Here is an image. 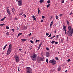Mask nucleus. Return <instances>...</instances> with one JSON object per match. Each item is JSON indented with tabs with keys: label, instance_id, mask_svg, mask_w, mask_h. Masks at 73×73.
Here are the masks:
<instances>
[{
	"label": "nucleus",
	"instance_id": "f257e3e1",
	"mask_svg": "<svg viewBox=\"0 0 73 73\" xmlns=\"http://www.w3.org/2000/svg\"><path fill=\"white\" fill-rule=\"evenodd\" d=\"M9 48L8 50L7 51V55H9L11 53V52L12 50V45L11 44H10L9 46Z\"/></svg>",
	"mask_w": 73,
	"mask_h": 73
},
{
	"label": "nucleus",
	"instance_id": "f03ea898",
	"mask_svg": "<svg viewBox=\"0 0 73 73\" xmlns=\"http://www.w3.org/2000/svg\"><path fill=\"white\" fill-rule=\"evenodd\" d=\"M37 57V55L36 54H33L31 56V58L32 60L33 61H35V60H36V58Z\"/></svg>",
	"mask_w": 73,
	"mask_h": 73
},
{
	"label": "nucleus",
	"instance_id": "7ed1b4c3",
	"mask_svg": "<svg viewBox=\"0 0 73 73\" xmlns=\"http://www.w3.org/2000/svg\"><path fill=\"white\" fill-rule=\"evenodd\" d=\"M37 61L38 62L40 63L41 61H44V57L42 58L41 57H39L37 59Z\"/></svg>",
	"mask_w": 73,
	"mask_h": 73
},
{
	"label": "nucleus",
	"instance_id": "20e7f679",
	"mask_svg": "<svg viewBox=\"0 0 73 73\" xmlns=\"http://www.w3.org/2000/svg\"><path fill=\"white\" fill-rule=\"evenodd\" d=\"M14 57L15 59L16 62H19V60H20V58L18 56L16 55H15L14 56Z\"/></svg>",
	"mask_w": 73,
	"mask_h": 73
},
{
	"label": "nucleus",
	"instance_id": "39448f33",
	"mask_svg": "<svg viewBox=\"0 0 73 73\" xmlns=\"http://www.w3.org/2000/svg\"><path fill=\"white\" fill-rule=\"evenodd\" d=\"M27 72L26 73H32V69L30 67H27L26 68Z\"/></svg>",
	"mask_w": 73,
	"mask_h": 73
},
{
	"label": "nucleus",
	"instance_id": "423d86ee",
	"mask_svg": "<svg viewBox=\"0 0 73 73\" xmlns=\"http://www.w3.org/2000/svg\"><path fill=\"white\" fill-rule=\"evenodd\" d=\"M67 33L68 34V35L69 36H72V35H73V28H72V30L71 31L69 32L68 31Z\"/></svg>",
	"mask_w": 73,
	"mask_h": 73
},
{
	"label": "nucleus",
	"instance_id": "0eeeda50",
	"mask_svg": "<svg viewBox=\"0 0 73 73\" xmlns=\"http://www.w3.org/2000/svg\"><path fill=\"white\" fill-rule=\"evenodd\" d=\"M49 62L50 63H52V64L53 65H55L56 64V61L55 60L53 59L52 60H50L49 61Z\"/></svg>",
	"mask_w": 73,
	"mask_h": 73
},
{
	"label": "nucleus",
	"instance_id": "6e6552de",
	"mask_svg": "<svg viewBox=\"0 0 73 73\" xmlns=\"http://www.w3.org/2000/svg\"><path fill=\"white\" fill-rule=\"evenodd\" d=\"M18 5L19 6H21L22 5V2L21 1H18Z\"/></svg>",
	"mask_w": 73,
	"mask_h": 73
},
{
	"label": "nucleus",
	"instance_id": "1a4fd4ad",
	"mask_svg": "<svg viewBox=\"0 0 73 73\" xmlns=\"http://www.w3.org/2000/svg\"><path fill=\"white\" fill-rule=\"evenodd\" d=\"M49 56H50V53H49V52H47L46 53V57H49Z\"/></svg>",
	"mask_w": 73,
	"mask_h": 73
},
{
	"label": "nucleus",
	"instance_id": "9d476101",
	"mask_svg": "<svg viewBox=\"0 0 73 73\" xmlns=\"http://www.w3.org/2000/svg\"><path fill=\"white\" fill-rule=\"evenodd\" d=\"M7 11L8 14L9 15H11V12H10V11H9V9H8V8H7Z\"/></svg>",
	"mask_w": 73,
	"mask_h": 73
},
{
	"label": "nucleus",
	"instance_id": "9b49d317",
	"mask_svg": "<svg viewBox=\"0 0 73 73\" xmlns=\"http://www.w3.org/2000/svg\"><path fill=\"white\" fill-rule=\"evenodd\" d=\"M41 45H42V43H41L40 44H39V47L38 48V49H37L38 50L40 49V48L41 47Z\"/></svg>",
	"mask_w": 73,
	"mask_h": 73
},
{
	"label": "nucleus",
	"instance_id": "f8f14e48",
	"mask_svg": "<svg viewBox=\"0 0 73 73\" xmlns=\"http://www.w3.org/2000/svg\"><path fill=\"white\" fill-rule=\"evenodd\" d=\"M68 29L70 31V30H71V26H68Z\"/></svg>",
	"mask_w": 73,
	"mask_h": 73
},
{
	"label": "nucleus",
	"instance_id": "ddd939ff",
	"mask_svg": "<svg viewBox=\"0 0 73 73\" xmlns=\"http://www.w3.org/2000/svg\"><path fill=\"white\" fill-rule=\"evenodd\" d=\"M32 17L33 18V21H35V20H36V17H35V16L33 15L32 16Z\"/></svg>",
	"mask_w": 73,
	"mask_h": 73
},
{
	"label": "nucleus",
	"instance_id": "4468645a",
	"mask_svg": "<svg viewBox=\"0 0 73 73\" xmlns=\"http://www.w3.org/2000/svg\"><path fill=\"white\" fill-rule=\"evenodd\" d=\"M53 23V21H52L51 22V23L50 24V28H51V26H52Z\"/></svg>",
	"mask_w": 73,
	"mask_h": 73
},
{
	"label": "nucleus",
	"instance_id": "2eb2a0df",
	"mask_svg": "<svg viewBox=\"0 0 73 73\" xmlns=\"http://www.w3.org/2000/svg\"><path fill=\"white\" fill-rule=\"evenodd\" d=\"M21 40H22V41H23V42H24V41H27V39H21Z\"/></svg>",
	"mask_w": 73,
	"mask_h": 73
},
{
	"label": "nucleus",
	"instance_id": "dca6fc26",
	"mask_svg": "<svg viewBox=\"0 0 73 73\" xmlns=\"http://www.w3.org/2000/svg\"><path fill=\"white\" fill-rule=\"evenodd\" d=\"M61 67H58L57 70L58 71H60V70H61Z\"/></svg>",
	"mask_w": 73,
	"mask_h": 73
},
{
	"label": "nucleus",
	"instance_id": "f3484780",
	"mask_svg": "<svg viewBox=\"0 0 73 73\" xmlns=\"http://www.w3.org/2000/svg\"><path fill=\"white\" fill-rule=\"evenodd\" d=\"M63 31H66V26H63Z\"/></svg>",
	"mask_w": 73,
	"mask_h": 73
},
{
	"label": "nucleus",
	"instance_id": "a211bd4d",
	"mask_svg": "<svg viewBox=\"0 0 73 73\" xmlns=\"http://www.w3.org/2000/svg\"><path fill=\"white\" fill-rule=\"evenodd\" d=\"M38 14L39 15H40V14H41V13H40V12H41V11H40V9H39V8H38Z\"/></svg>",
	"mask_w": 73,
	"mask_h": 73
},
{
	"label": "nucleus",
	"instance_id": "6ab92c4d",
	"mask_svg": "<svg viewBox=\"0 0 73 73\" xmlns=\"http://www.w3.org/2000/svg\"><path fill=\"white\" fill-rule=\"evenodd\" d=\"M6 18V17H5L1 19V21H4V20H5V19Z\"/></svg>",
	"mask_w": 73,
	"mask_h": 73
},
{
	"label": "nucleus",
	"instance_id": "aec40b11",
	"mask_svg": "<svg viewBox=\"0 0 73 73\" xmlns=\"http://www.w3.org/2000/svg\"><path fill=\"white\" fill-rule=\"evenodd\" d=\"M11 9V11L13 13H14V11H15V8H12Z\"/></svg>",
	"mask_w": 73,
	"mask_h": 73
},
{
	"label": "nucleus",
	"instance_id": "412c9836",
	"mask_svg": "<svg viewBox=\"0 0 73 73\" xmlns=\"http://www.w3.org/2000/svg\"><path fill=\"white\" fill-rule=\"evenodd\" d=\"M66 22L68 26H69V23H69V22L68 21H66Z\"/></svg>",
	"mask_w": 73,
	"mask_h": 73
},
{
	"label": "nucleus",
	"instance_id": "4be33fe9",
	"mask_svg": "<svg viewBox=\"0 0 73 73\" xmlns=\"http://www.w3.org/2000/svg\"><path fill=\"white\" fill-rule=\"evenodd\" d=\"M64 39L63 38H61V42H63V41H64Z\"/></svg>",
	"mask_w": 73,
	"mask_h": 73
},
{
	"label": "nucleus",
	"instance_id": "5701e85b",
	"mask_svg": "<svg viewBox=\"0 0 73 73\" xmlns=\"http://www.w3.org/2000/svg\"><path fill=\"white\" fill-rule=\"evenodd\" d=\"M44 0H40L39 1V2L40 3H42V2H44Z\"/></svg>",
	"mask_w": 73,
	"mask_h": 73
},
{
	"label": "nucleus",
	"instance_id": "b1692460",
	"mask_svg": "<svg viewBox=\"0 0 73 73\" xmlns=\"http://www.w3.org/2000/svg\"><path fill=\"white\" fill-rule=\"evenodd\" d=\"M54 42H55V41L54 40L52 41L51 42V44H53Z\"/></svg>",
	"mask_w": 73,
	"mask_h": 73
},
{
	"label": "nucleus",
	"instance_id": "393cba45",
	"mask_svg": "<svg viewBox=\"0 0 73 73\" xmlns=\"http://www.w3.org/2000/svg\"><path fill=\"white\" fill-rule=\"evenodd\" d=\"M50 5V4H49L48 5H46L47 8H49V7Z\"/></svg>",
	"mask_w": 73,
	"mask_h": 73
},
{
	"label": "nucleus",
	"instance_id": "a878e982",
	"mask_svg": "<svg viewBox=\"0 0 73 73\" xmlns=\"http://www.w3.org/2000/svg\"><path fill=\"white\" fill-rule=\"evenodd\" d=\"M47 3L48 4H50V0H48L47 1Z\"/></svg>",
	"mask_w": 73,
	"mask_h": 73
},
{
	"label": "nucleus",
	"instance_id": "bb28decb",
	"mask_svg": "<svg viewBox=\"0 0 73 73\" xmlns=\"http://www.w3.org/2000/svg\"><path fill=\"white\" fill-rule=\"evenodd\" d=\"M23 35V34L21 33H20L18 35V36H20V35Z\"/></svg>",
	"mask_w": 73,
	"mask_h": 73
},
{
	"label": "nucleus",
	"instance_id": "cd10ccee",
	"mask_svg": "<svg viewBox=\"0 0 73 73\" xmlns=\"http://www.w3.org/2000/svg\"><path fill=\"white\" fill-rule=\"evenodd\" d=\"M4 25H5V24L4 23H3L2 24H1L0 25V26H3Z\"/></svg>",
	"mask_w": 73,
	"mask_h": 73
},
{
	"label": "nucleus",
	"instance_id": "c85d7f7f",
	"mask_svg": "<svg viewBox=\"0 0 73 73\" xmlns=\"http://www.w3.org/2000/svg\"><path fill=\"white\" fill-rule=\"evenodd\" d=\"M46 62H47V64H48V58L46 59Z\"/></svg>",
	"mask_w": 73,
	"mask_h": 73
},
{
	"label": "nucleus",
	"instance_id": "c756f323",
	"mask_svg": "<svg viewBox=\"0 0 73 73\" xmlns=\"http://www.w3.org/2000/svg\"><path fill=\"white\" fill-rule=\"evenodd\" d=\"M6 27L7 29H9V27L8 26H6Z\"/></svg>",
	"mask_w": 73,
	"mask_h": 73
},
{
	"label": "nucleus",
	"instance_id": "7c9ffc66",
	"mask_svg": "<svg viewBox=\"0 0 73 73\" xmlns=\"http://www.w3.org/2000/svg\"><path fill=\"white\" fill-rule=\"evenodd\" d=\"M23 12H21V13H20L19 14V15H20V16H21V15H23Z\"/></svg>",
	"mask_w": 73,
	"mask_h": 73
},
{
	"label": "nucleus",
	"instance_id": "2f4dec72",
	"mask_svg": "<svg viewBox=\"0 0 73 73\" xmlns=\"http://www.w3.org/2000/svg\"><path fill=\"white\" fill-rule=\"evenodd\" d=\"M51 36H52V34L50 33V35L48 36V37H51Z\"/></svg>",
	"mask_w": 73,
	"mask_h": 73
},
{
	"label": "nucleus",
	"instance_id": "473e14b6",
	"mask_svg": "<svg viewBox=\"0 0 73 73\" xmlns=\"http://www.w3.org/2000/svg\"><path fill=\"white\" fill-rule=\"evenodd\" d=\"M63 15V14H61L59 16H60V17H62V16Z\"/></svg>",
	"mask_w": 73,
	"mask_h": 73
},
{
	"label": "nucleus",
	"instance_id": "72a5a7b5",
	"mask_svg": "<svg viewBox=\"0 0 73 73\" xmlns=\"http://www.w3.org/2000/svg\"><path fill=\"white\" fill-rule=\"evenodd\" d=\"M36 42H39L40 40H36Z\"/></svg>",
	"mask_w": 73,
	"mask_h": 73
},
{
	"label": "nucleus",
	"instance_id": "f704fd0d",
	"mask_svg": "<svg viewBox=\"0 0 73 73\" xmlns=\"http://www.w3.org/2000/svg\"><path fill=\"white\" fill-rule=\"evenodd\" d=\"M46 35L47 36H48L49 35V34L48 33H46Z\"/></svg>",
	"mask_w": 73,
	"mask_h": 73
},
{
	"label": "nucleus",
	"instance_id": "c9c22d12",
	"mask_svg": "<svg viewBox=\"0 0 73 73\" xmlns=\"http://www.w3.org/2000/svg\"><path fill=\"white\" fill-rule=\"evenodd\" d=\"M30 42L31 43H32V44H33V43L34 42H33V41H32V40H30Z\"/></svg>",
	"mask_w": 73,
	"mask_h": 73
},
{
	"label": "nucleus",
	"instance_id": "e433bc0d",
	"mask_svg": "<svg viewBox=\"0 0 73 73\" xmlns=\"http://www.w3.org/2000/svg\"><path fill=\"white\" fill-rule=\"evenodd\" d=\"M56 19L58 20V16L57 15H56Z\"/></svg>",
	"mask_w": 73,
	"mask_h": 73
},
{
	"label": "nucleus",
	"instance_id": "4c0bfd02",
	"mask_svg": "<svg viewBox=\"0 0 73 73\" xmlns=\"http://www.w3.org/2000/svg\"><path fill=\"white\" fill-rule=\"evenodd\" d=\"M31 35H32V33H30V34H29V36H30Z\"/></svg>",
	"mask_w": 73,
	"mask_h": 73
},
{
	"label": "nucleus",
	"instance_id": "58836bf2",
	"mask_svg": "<svg viewBox=\"0 0 73 73\" xmlns=\"http://www.w3.org/2000/svg\"><path fill=\"white\" fill-rule=\"evenodd\" d=\"M61 3H64V0H62V1H61Z\"/></svg>",
	"mask_w": 73,
	"mask_h": 73
},
{
	"label": "nucleus",
	"instance_id": "ea45409f",
	"mask_svg": "<svg viewBox=\"0 0 73 73\" xmlns=\"http://www.w3.org/2000/svg\"><path fill=\"white\" fill-rule=\"evenodd\" d=\"M7 35H9V32H7L6 33Z\"/></svg>",
	"mask_w": 73,
	"mask_h": 73
},
{
	"label": "nucleus",
	"instance_id": "a19ab883",
	"mask_svg": "<svg viewBox=\"0 0 73 73\" xmlns=\"http://www.w3.org/2000/svg\"><path fill=\"white\" fill-rule=\"evenodd\" d=\"M55 59H56V60H58V57H56V58H55Z\"/></svg>",
	"mask_w": 73,
	"mask_h": 73
},
{
	"label": "nucleus",
	"instance_id": "79ce46f5",
	"mask_svg": "<svg viewBox=\"0 0 73 73\" xmlns=\"http://www.w3.org/2000/svg\"><path fill=\"white\" fill-rule=\"evenodd\" d=\"M42 19H44L45 18V17L43 15L42 16Z\"/></svg>",
	"mask_w": 73,
	"mask_h": 73
},
{
	"label": "nucleus",
	"instance_id": "37998d69",
	"mask_svg": "<svg viewBox=\"0 0 73 73\" xmlns=\"http://www.w3.org/2000/svg\"><path fill=\"white\" fill-rule=\"evenodd\" d=\"M70 61H71V60H70V59H68V60H67V61H68V62H69Z\"/></svg>",
	"mask_w": 73,
	"mask_h": 73
},
{
	"label": "nucleus",
	"instance_id": "c03bdc74",
	"mask_svg": "<svg viewBox=\"0 0 73 73\" xmlns=\"http://www.w3.org/2000/svg\"><path fill=\"white\" fill-rule=\"evenodd\" d=\"M25 29H27V28H28L26 26H25L24 27Z\"/></svg>",
	"mask_w": 73,
	"mask_h": 73
},
{
	"label": "nucleus",
	"instance_id": "a18cd8bd",
	"mask_svg": "<svg viewBox=\"0 0 73 73\" xmlns=\"http://www.w3.org/2000/svg\"><path fill=\"white\" fill-rule=\"evenodd\" d=\"M46 49L47 50H48L49 48L48 47H46Z\"/></svg>",
	"mask_w": 73,
	"mask_h": 73
},
{
	"label": "nucleus",
	"instance_id": "49530a36",
	"mask_svg": "<svg viewBox=\"0 0 73 73\" xmlns=\"http://www.w3.org/2000/svg\"><path fill=\"white\" fill-rule=\"evenodd\" d=\"M58 44V42H56L55 43V44Z\"/></svg>",
	"mask_w": 73,
	"mask_h": 73
},
{
	"label": "nucleus",
	"instance_id": "de8ad7c7",
	"mask_svg": "<svg viewBox=\"0 0 73 73\" xmlns=\"http://www.w3.org/2000/svg\"><path fill=\"white\" fill-rule=\"evenodd\" d=\"M20 68H19V67L18 68V71H19V72H20Z\"/></svg>",
	"mask_w": 73,
	"mask_h": 73
},
{
	"label": "nucleus",
	"instance_id": "09e8293b",
	"mask_svg": "<svg viewBox=\"0 0 73 73\" xmlns=\"http://www.w3.org/2000/svg\"><path fill=\"white\" fill-rule=\"evenodd\" d=\"M23 16H24V17H26L27 16H26V15H25V14H24V15H23Z\"/></svg>",
	"mask_w": 73,
	"mask_h": 73
},
{
	"label": "nucleus",
	"instance_id": "8fccbe9b",
	"mask_svg": "<svg viewBox=\"0 0 73 73\" xmlns=\"http://www.w3.org/2000/svg\"><path fill=\"white\" fill-rule=\"evenodd\" d=\"M11 30H12V31H13V32H14V29H11Z\"/></svg>",
	"mask_w": 73,
	"mask_h": 73
},
{
	"label": "nucleus",
	"instance_id": "3c124183",
	"mask_svg": "<svg viewBox=\"0 0 73 73\" xmlns=\"http://www.w3.org/2000/svg\"><path fill=\"white\" fill-rule=\"evenodd\" d=\"M58 36H59V35H57L56 36V38H58Z\"/></svg>",
	"mask_w": 73,
	"mask_h": 73
},
{
	"label": "nucleus",
	"instance_id": "603ef678",
	"mask_svg": "<svg viewBox=\"0 0 73 73\" xmlns=\"http://www.w3.org/2000/svg\"><path fill=\"white\" fill-rule=\"evenodd\" d=\"M65 31V34H66V31Z\"/></svg>",
	"mask_w": 73,
	"mask_h": 73
},
{
	"label": "nucleus",
	"instance_id": "864d4df0",
	"mask_svg": "<svg viewBox=\"0 0 73 73\" xmlns=\"http://www.w3.org/2000/svg\"><path fill=\"white\" fill-rule=\"evenodd\" d=\"M53 38V37H51L50 38V40H52V38Z\"/></svg>",
	"mask_w": 73,
	"mask_h": 73
},
{
	"label": "nucleus",
	"instance_id": "5fc2aeb1",
	"mask_svg": "<svg viewBox=\"0 0 73 73\" xmlns=\"http://www.w3.org/2000/svg\"><path fill=\"white\" fill-rule=\"evenodd\" d=\"M41 23L43 22V20H41Z\"/></svg>",
	"mask_w": 73,
	"mask_h": 73
},
{
	"label": "nucleus",
	"instance_id": "6e6d98bb",
	"mask_svg": "<svg viewBox=\"0 0 73 73\" xmlns=\"http://www.w3.org/2000/svg\"><path fill=\"white\" fill-rule=\"evenodd\" d=\"M15 20H18V19L17 18H15Z\"/></svg>",
	"mask_w": 73,
	"mask_h": 73
},
{
	"label": "nucleus",
	"instance_id": "4d7b16f0",
	"mask_svg": "<svg viewBox=\"0 0 73 73\" xmlns=\"http://www.w3.org/2000/svg\"><path fill=\"white\" fill-rule=\"evenodd\" d=\"M72 12H71V13H70L69 14V15H72Z\"/></svg>",
	"mask_w": 73,
	"mask_h": 73
},
{
	"label": "nucleus",
	"instance_id": "13d9d810",
	"mask_svg": "<svg viewBox=\"0 0 73 73\" xmlns=\"http://www.w3.org/2000/svg\"><path fill=\"white\" fill-rule=\"evenodd\" d=\"M56 37V36L55 35H54L52 37H53V38H54V37Z\"/></svg>",
	"mask_w": 73,
	"mask_h": 73
},
{
	"label": "nucleus",
	"instance_id": "bf43d9fd",
	"mask_svg": "<svg viewBox=\"0 0 73 73\" xmlns=\"http://www.w3.org/2000/svg\"><path fill=\"white\" fill-rule=\"evenodd\" d=\"M17 30H19V28L18 27H17Z\"/></svg>",
	"mask_w": 73,
	"mask_h": 73
},
{
	"label": "nucleus",
	"instance_id": "052dcab7",
	"mask_svg": "<svg viewBox=\"0 0 73 73\" xmlns=\"http://www.w3.org/2000/svg\"><path fill=\"white\" fill-rule=\"evenodd\" d=\"M68 72V70H66L65 71V72L66 73V72Z\"/></svg>",
	"mask_w": 73,
	"mask_h": 73
},
{
	"label": "nucleus",
	"instance_id": "680f3d73",
	"mask_svg": "<svg viewBox=\"0 0 73 73\" xmlns=\"http://www.w3.org/2000/svg\"><path fill=\"white\" fill-rule=\"evenodd\" d=\"M22 49H20L19 50H20V51H21V50Z\"/></svg>",
	"mask_w": 73,
	"mask_h": 73
},
{
	"label": "nucleus",
	"instance_id": "e2e57ef3",
	"mask_svg": "<svg viewBox=\"0 0 73 73\" xmlns=\"http://www.w3.org/2000/svg\"><path fill=\"white\" fill-rule=\"evenodd\" d=\"M54 33H56V30H55V31H54Z\"/></svg>",
	"mask_w": 73,
	"mask_h": 73
},
{
	"label": "nucleus",
	"instance_id": "0e129e2a",
	"mask_svg": "<svg viewBox=\"0 0 73 73\" xmlns=\"http://www.w3.org/2000/svg\"><path fill=\"white\" fill-rule=\"evenodd\" d=\"M19 1H22V0H19Z\"/></svg>",
	"mask_w": 73,
	"mask_h": 73
},
{
	"label": "nucleus",
	"instance_id": "69168bd1",
	"mask_svg": "<svg viewBox=\"0 0 73 73\" xmlns=\"http://www.w3.org/2000/svg\"><path fill=\"white\" fill-rule=\"evenodd\" d=\"M30 50H31V49H32V48H30Z\"/></svg>",
	"mask_w": 73,
	"mask_h": 73
},
{
	"label": "nucleus",
	"instance_id": "338daca9",
	"mask_svg": "<svg viewBox=\"0 0 73 73\" xmlns=\"http://www.w3.org/2000/svg\"><path fill=\"white\" fill-rule=\"evenodd\" d=\"M4 48H6V46H5L4 47Z\"/></svg>",
	"mask_w": 73,
	"mask_h": 73
},
{
	"label": "nucleus",
	"instance_id": "774afa93",
	"mask_svg": "<svg viewBox=\"0 0 73 73\" xmlns=\"http://www.w3.org/2000/svg\"><path fill=\"white\" fill-rule=\"evenodd\" d=\"M33 37H32V39H33Z\"/></svg>",
	"mask_w": 73,
	"mask_h": 73
}]
</instances>
